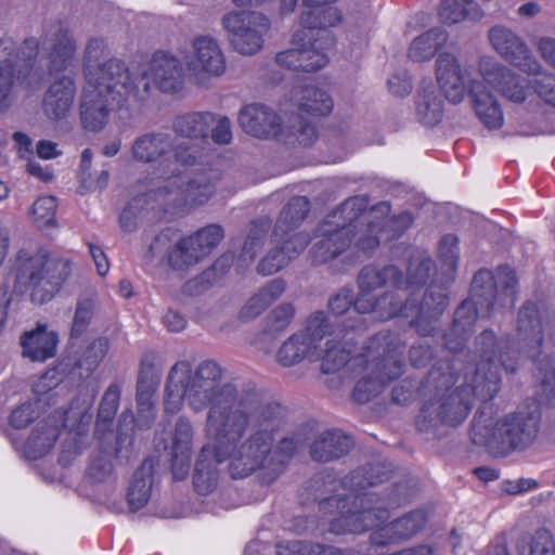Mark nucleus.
Masks as SVG:
<instances>
[{
	"label": "nucleus",
	"mask_w": 555,
	"mask_h": 555,
	"mask_svg": "<svg viewBox=\"0 0 555 555\" xmlns=\"http://www.w3.org/2000/svg\"><path fill=\"white\" fill-rule=\"evenodd\" d=\"M224 369L214 360L195 366L188 360L177 361L165 383L164 410L177 414L183 404L194 414L206 411L203 431L209 440L199 450L193 473V486L201 495L218 486V464L228 462L233 479H243L263 464L269 450L271 423L255 418L256 403L235 399L231 387H220Z\"/></svg>",
	"instance_id": "f257e3e1"
},
{
	"label": "nucleus",
	"mask_w": 555,
	"mask_h": 555,
	"mask_svg": "<svg viewBox=\"0 0 555 555\" xmlns=\"http://www.w3.org/2000/svg\"><path fill=\"white\" fill-rule=\"evenodd\" d=\"M480 361L477 364L475 384L451 388V376L431 372L426 382L424 400L415 425L418 431L435 433L440 426L455 427L468 416L474 397L492 399L501 387V370L515 372L517 352L507 339L498 340L491 331L477 338Z\"/></svg>",
	"instance_id": "f03ea898"
},
{
	"label": "nucleus",
	"mask_w": 555,
	"mask_h": 555,
	"mask_svg": "<svg viewBox=\"0 0 555 555\" xmlns=\"http://www.w3.org/2000/svg\"><path fill=\"white\" fill-rule=\"evenodd\" d=\"M386 477L383 468L372 466L370 469L353 472L344 479V485L349 487L353 495H332L321 500L322 509L330 506L341 507V515L331 521V531L336 534H360L370 529L382 527L389 518L386 504H399L400 500L389 499L388 503L377 498L374 493L359 494L366 487H373L382 482Z\"/></svg>",
	"instance_id": "7ed1b4c3"
},
{
	"label": "nucleus",
	"mask_w": 555,
	"mask_h": 555,
	"mask_svg": "<svg viewBox=\"0 0 555 555\" xmlns=\"http://www.w3.org/2000/svg\"><path fill=\"white\" fill-rule=\"evenodd\" d=\"M517 279L508 267L498 269L495 275L489 270L478 271L472 282V297L462 302L454 312L451 330L444 336L446 347L451 352H460L474 330L478 310L489 317L496 305L513 306Z\"/></svg>",
	"instance_id": "20e7f679"
},
{
	"label": "nucleus",
	"mask_w": 555,
	"mask_h": 555,
	"mask_svg": "<svg viewBox=\"0 0 555 555\" xmlns=\"http://www.w3.org/2000/svg\"><path fill=\"white\" fill-rule=\"evenodd\" d=\"M478 73L481 83L472 89L474 111L481 122L489 129H498L504 122V115L496 98L488 90L491 88L505 99L521 103L528 95L527 81L498 62L492 56L478 59Z\"/></svg>",
	"instance_id": "39448f33"
},
{
	"label": "nucleus",
	"mask_w": 555,
	"mask_h": 555,
	"mask_svg": "<svg viewBox=\"0 0 555 555\" xmlns=\"http://www.w3.org/2000/svg\"><path fill=\"white\" fill-rule=\"evenodd\" d=\"M70 261L47 250H20L12 264L15 288L29 293L33 302L50 301L70 275Z\"/></svg>",
	"instance_id": "423d86ee"
},
{
	"label": "nucleus",
	"mask_w": 555,
	"mask_h": 555,
	"mask_svg": "<svg viewBox=\"0 0 555 555\" xmlns=\"http://www.w3.org/2000/svg\"><path fill=\"white\" fill-rule=\"evenodd\" d=\"M402 348L397 336L390 333H379L369 340L364 354L365 374L353 389L357 402H369L403 374Z\"/></svg>",
	"instance_id": "0eeeda50"
},
{
	"label": "nucleus",
	"mask_w": 555,
	"mask_h": 555,
	"mask_svg": "<svg viewBox=\"0 0 555 555\" xmlns=\"http://www.w3.org/2000/svg\"><path fill=\"white\" fill-rule=\"evenodd\" d=\"M365 208L366 198L354 196L326 216L315 230V242L310 250L315 263L335 259L349 247L352 240L357 245L361 229L359 216Z\"/></svg>",
	"instance_id": "6e6552de"
},
{
	"label": "nucleus",
	"mask_w": 555,
	"mask_h": 555,
	"mask_svg": "<svg viewBox=\"0 0 555 555\" xmlns=\"http://www.w3.org/2000/svg\"><path fill=\"white\" fill-rule=\"evenodd\" d=\"M165 179L146 196L165 210L185 214L204 205L215 194L219 173L215 170L196 171L181 176L179 169L167 170Z\"/></svg>",
	"instance_id": "1a4fd4ad"
},
{
	"label": "nucleus",
	"mask_w": 555,
	"mask_h": 555,
	"mask_svg": "<svg viewBox=\"0 0 555 555\" xmlns=\"http://www.w3.org/2000/svg\"><path fill=\"white\" fill-rule=\"evenodd\" d=\"M537 435V421L526 413L507 414L498 420L479 414L474 417L470 430L475 444L483 446L495 453L526 449Z\"/></svg>",
	"instance_id": "9d476101"
},
{
	"label": "nucleus",
	"mask_w": 555,
	"mask_h": 555,
	"mask_svg": "<svg viewBox=\"0 0 555 555\" xmlns=\"http://www.w3.org/2000/svg\"><path fill=\"white\" fill-rule=\"evenodd\" d=\"M219 385L224 388L231 387L234 390L235 399L237 400L254 401L256 403L255 418H258L256 420L258 423L262 425L270 422L272 424L271 427H268L271 436L269 450L266 454L263 464L259 466L257 470H266L268 472L271 480L275 479L283 472L285 463L293 457L297 449L301 446L302 439L298 435L287 436L282 438L273 449L275 436L284 426L282 406L274 402L262 401L255 392L240 391L234 383L225 380V372L223 373V377L219 379Z\"/></svg>",
	"instance_id": "9b49d317"
},
{
	"label": "nucleus",
	"mask_w": 555,
	"mask_h": 555,
	"mask_svg": "<svg viewBox=\"0 0 555 555\" xmlns=\"http://www.w3.org/2000/svg\"><path fill=\"white\" fill-rule=\"evenodd\" d=\"M141 82L142 87L129 81L127 87L131 90L126 94H119L106 88L105 83L94 81L93 76H90L79 103V115L83 129L90 132H100L108 124L114 104L121 107L131 100L143 101L149 94V82L144 79Z\"/></svg>",
	"instance_id": "f8f14e48"
},
{
	"label": "nucleus",
	"mask_w": 555,
	"mask_h": 555,
	"mask_svg": "<svg viewBox=\"0 0 555 555\" xmlns=\"http://www.w3.org/2000/svg\"><path fill=\"white\" fill-rule=\"evenodd\" d=\"M333 328L331 318L324 312L312 313L307 319L305 331L293 334L281 345L276 351V361L285 367L304 360L317 361L321 356L320 343L325 336L334 334Z\"/></svg>",
	"instance_id": "ddd939ff"
},
{
	"label": "nucleus",
	"mask_w": 555,
	"mask_h": 555,
	"mask_svg": "<svg viewBox=\"0 0 555 555\" xmlns=\"http://www.w3.org/2000/svg\"><path fill=\"white\" fill-rule=\"evenodd\" d=\"M436 80L444 98L452 104L461 103L481 83L476 63L450 52L438 54L435 63Z\"/></svg>",
	"instance_id": "4468645a"
},
{
	"label": "nucleus",
	"mask_w": 555,
	"mask_h": 555,
	"mask_svg": "<svg viewBox=\"0 0 555 555\" xmlns=\"http://www.w3.org/2000/svg\"><path fill=\"white\" fill-rule=\"evenodd\" d=\"M390 207L379 203L370 210L360 214L361 229L357 247L363 251L375 249L382 240H391L401 235L412 224V216L403 212L397 217H387Z\"/></svg>",
	"instance_id": "2eb2a0df"
},
{
	"label": "nucleus",
	"mask_w": 555,
	"mask_h": 555,
	"mask_svg": "<svg viewBox=\"0 0 555 555\" xmlns=\"http://www.w3.org/2000/svg\"><path fill=\"white\" fill-rule=\"evenodd\" d=\"M222 26L236 52L253 55L261 50L270 22L259 12L232 11L223 15Z\"/></svg>",
	"instance_id": "dca6fc26"
},
{
	"label": "nucleus",
	"mask_w": 555,
	"mask_h": 555,
	"mask_svg": "<svg viewBox=\"0 0 555 555\" xmlns=\"http://www.w3.org/2000/svg\"><path fill=\"white\" fill-rule=\"evenodd\" d=\"M37 51L34 38L26 39L21 47L11 38L0 39V111L11 105L14 83L28 70Z\"/></svg>",
	"instance_id": "f3484780"
},
{
	"label": "nucleus",
	"mask_w": 555,
	"mask_h": 555,
	"mask_svg": "<svg viewBox=\"0 0 555 555\" xmlns=\"http://www.w3.org/2000/svg\"><path fill=\"white\" fill-rule=\"evenodd\" d=\"M224 237L219 224H209L184 237L176 236L173 248L169 253V267L185 272L210 255Z\"/></svg>",
	"instance_id": "a211bd4d"
},
{
	"label": "nucleus",
	"mask_w": 555,
	"mask_h": 555,
	"mask_svg": "<svg viewBox=\"0 0 555 555\" xmlns=\"http://www.w3.org/2000/svg\"><path fill=\"white\" fill-rule=\"evenodd\" d=\"M430 260H424L420 263L416 273L411 272L406 281L402 279L401 272L395 266H387L383 269L374 267H364L358 278L359 295L354 299L356 311H367L373 308L367 301L369 296H373L372 292L382 286H392L401 289L403 286H413L423 283L428 278Z\"/></svg>",
	"instance_id": "6ab92c4d"
},
{
	"label": "nucleus",
	"mask_w": 555,
	"mask_h": 555,
	"mask_svg": "<svg viewBox=\"0 0 555 555\" xmlns=\"http://www.w3.org/2000/svg\"><path fill=\"white\" fill-rule=\"evenodd\" d=\"M105 52V43L102 39L89 40L85 51V78L86 82H89L90 76H93L94 81H101L105 83V87L109 90H114L117 93L126 94L130 89L127 83L131 80V74L126 67L125 63L117 60L111 59L104 63H101Z\"/></svg>",
	"instance_id": "aec40b11"
},
{
	"label": "nucleus",
	"mask_w": 555,
	"mask_h": 555,
	"mask_svg": "<svg viewBox=\"0 0 555 555\" xmlns=\"http://www.w3.org/2000/svg\"><path fill=\"white\" fill-rule=\"evenodd\" d=\"M94 395H80L75 399L68 410L56 411L51 415L56 421L61 431L66 435V441L62 446L61 462L67 463L69 456L77 455L80 452L78 437L81 436L86 427L91 423V408L93 405Z\"/></svg>",
	"instance_id": "412c9836"
},
{
	"label": "nucleus",
	"mask_w": 555,
	"mask_h": 555,
	"mask_svg": "<svg viewBox=\"0 0 555 555\" xmlns=\"http://www.w3.org/2000/svg\"><path fill=\"white\" fill-rule=\"evenodd\" d=\"M185 65L195 76L222 75L225 72V56L218 39L209 35L195 37L185 56Z\"/></svg>",
	"instance_id": "4be33fe9"
},
{
	"label": "nucleus",
	"mask_w": 555,
	"mask_h": 555,
	"mask_svg": "<svg viewBox=\"0 0 555 555\" xmlns=\"http://www.w3.org/2000/svg\"><path fill=\"white\" fill-rule=\"evenodd\" d=\"M488 39L492 49L504 60L529 74H539L540 63L530 57L527 46L512 29L495 25L489 29Z\"/></svg>",
	"instance_id": "5701e85b"
},
{
	"label": "nucleus",
	"mask_w": 555,
	"mask_h": 555,
	"mask_svg": "<svg viewBox=\"0 0 555 555\" xmlns=\"http://www.w3.org/2000/svg\"><path fill=\"white\" fill-rule=\"evenodd\" d=\"M142 79L149 82V88L153 82L163 92H177L182 89L184 82L182 65L176 56L156 52L149 64L147 70L141 76L134 77L131 75V80L140 87H142Z\"/></svg>",
	"instance_id": "b1692460"
},
{
	"label": "nucleus",
	"mask_w": 555,
	"mask_h": 555,
	"mask_svg": "<svg viewBox=\"0 0 555 555\" xmlns=\"http://www.w3.org/2000/svg\"><path fill=\"white\" fill-rule=\"evenodd\" d=\"M195 429L192 421L186 416H180L176 421L171 444V472L176 480L186 478L191 467Z\"/></svg>",
	"instance_id": "393cba45"
},
{
	"label": "nucleus",
	"mask_w": 555,
	"mask_h": 555,
	"mask_svg": "<svg viewBox=\"0 0 555 555\" xmlns=\"http://www.w3.org/2000/svg\"><path fill=\"white\" fill-rule=\"evenodd\" d=\"M238 124L242 129L256 138L268 139L282 132V119L271 107L251 103L241 108Z\"/></svg>",
	"instance_id": "a878e982"
},
{
	"label": "nucleus",
	"mask_w": 555,
	"mask_h": 555,
	"mask_svg": "<svg viewBox=\"0 0 555 555\" xmlns=\"http://www.w3.org/2000/svg\"><path fill=\"white\" fill-rule=\"evenodd\" d=\"M426 519L425 512L416 509L388 524L384 522L371 533V543L375 546H386L411 539L424 528Z\"/></svg>",
	"instance_id": "bb28decb"
},
{
	"label": "nucleus",
	"mask_w": 555,
	"mask_h": 555,
	"mask_svg": "<svg viewBox=\"0 0 555 555\" xmlns=\"http://www.w3.org/2000/svg\"><path fill=\"white\" fill-rule=\"evenodd\" d=\"M448 298L443 289L438 286H430L424 294L420 305L410 300L411 322L416 326L423 336L430 335L434 331L431 323L444 311Z\"/></svg>",
	"instance_id": "cd10ccee"
},
{
	"label": "nucleus",
	"mask_w": 555,
	"mask_h": 555,
	"mask_svg": "<svg viewBox=\"0 0 555 555\" xmlns=\"http://www.w3.org/2000/svg\"><path fill=\"white\" fill-rule=\"evenodd\" d=\"M76 95V85L72 77L62 76L53 81L44 93L42 109L53 120L66 118Z\"/></svg>",
	"instance_id": "c85d7f7f"
},
{
	"label": "nucleus",
	"mask_w": 555,
	"mask_h": 555,
	"mask_svg": "<svg viewBox=\"0 0 555 555\" xmlns=\"http://www.w3.org/2000/svg\"><path fill=\"white\" fill-rule=\"evenodd\" d=\"M175 140L170 133L150 131L138 135L131 143L133 160L142 164L155 163L173 149Z\"/></svg>",
	"instance_id": "c756f323"
},
{
	"label": "nucleus",
	"mask_w": 555,
	"mask_h": 555,
	"mask_svg": "<svg viewBox=\"0 0 555 555\" xmlns=\"http://www.w3.org/2000/svg\"><path fill=\"white\" fill-rule=\"evenodd\" d=\"M42 46L50 60V73L63 72L72 65L75 59L76 43L68 30L57 27L46 36Z\"/></svg>",
	"instance_id": "7c9ffc66"
},
{
	"label": "nucleus",
	"mask_w": 555,
	"mask_h": 555,
	"mask_svg": "<svg viewBox=\"0 0 555 555\" xmlns=\"http://www.w3.org/2000/svg\"><path fill=\"white\" fill-rule=\"evenodd\" d=\"M57 346V335L49 331L47 325L38 324L30 332L24 334L22 338L23 356L33 361H44L55 354Z\"/></svg>",
	"instance_id": "2f4dec72"
},
{
	"label": "nucleus",
	"mask_w": 555,
	"mask_h": 555,
	"mask_svg": "<svg viewBox=\"0 0 555 555\" xmlns=\"http://www.w3.org/2000/svg\"><path fill=\"white\" fill-rule=\"evenodd\" d=\"M334 324V334L325 336V341L320 343L321 356L317 361H321V370L325 374L335 373L346 365L349 360V352L340 346L339 338L344 334V328L336 320Z\"/></svg>",
	"instance_id": "473e14b6"
},
{
	"label": "nucleus",
	"mask_w": 555,
	"mask_h": 555,
	"mask_svg": "<svg viewBox=\"0 0 555 555\" xmlns=\"http://www.w3.org/2000/svg\"><path fill=\"white\" fill-rule=\"evenodd\" d=\"M216 115L209 112H190L178 115L172 121L173 132L190 140H206Z\"/></svg>",
	"instance_id": "72a5a7b5"
},
{
	"label": "nucleus",
	"mask_w": 555,
	"mask_h": 555,
	"mask_svg": "<svg viewBox=\"0 0 555 555\" xmlns=\"http://www.w3.org/2000/svg\"><path fill=\"white\" fill-rule=\"evenodd\" d=\"M286 283L282 279H273L260 287L242 307L240 319L254 320L259 317L270 305L278 300L285 292Z\"/></svg>",
	"instance_id": "f704fd0d"
},
{
	"label": "nucleus",
	"mask_w": 555,
	"mask_h": 555,
	"mask_svg": "<svg viewBox=\"0 0 555 555\" xmlns=\"http://www.w3.org/2000/svg\"><path fill=\"white\" fill-rule=\"evenodd\" d=\"M351 447L348 437L338 431L330 430L320 434L310 447V454L314 461L330 462L346 454Z\"/></svg>",
	"instance_id": "c9c22d12"
},
{
	"label": "nucleus",
	"mask_w": 555,
	"mask_h": 555,
	"mask_svg": "<svg viewBox=\"0 0 555 555\" xmlns=\"http://www.w3.org/2000/svg\"><path fill=\"white\" fill-rule=\"evenodd\" d=\"M62 435L60 426L51 416L41 421L31 431L26 442V451L33 459L46 455Z\"/></svg>",
	"instance_id": "e433bc0d"
},
{
	"label": "nucleus",
	"mask_w": 555,
	"mask_h": 555,
	"mask_svg": "<svg viewBox=\"0 0 555 555\" xmlns=\"http://www.w3.org/2000/svg\"><path fill=\"white\" fill-rule=\"evenodd\" d=\"M448 34L441 28H431L410 44L408 56L413 62H426L431 60L437 52L447 43Z\"/></svg>",
	"instance_id": "4c0bfd02"
},
{
	"label": "nucleus",
	"mask_w": 555,
	"mask_h": 555,
	"mask_svg": "<svg viewBox=\"0 0 555 555\" xmlns=\"http://www.w3.org/2000/svg\"><path fill=\"white\" fill-rule=\"evenodd\" d=\"M309 212V201L305 196H296L283 207L276 221L273 236L283 237L295 230Z\"/></svg>",
	"instance_id": "58836bf2"
},
{
	"label": "nucleus",
	"mask_w": 555,
	"mask_h": 555,
	"mask_svg": "<svg viewBox=\"0 0 555 555\" xmlns=\"http://www.w3.org/2000/svg\"><path fill=\"white\" fill-rule=\"evenodd\" d=\"M295 101L300 111L314 116L327 115L334 106L330 94L314 86H307L297 91Z\"/></svg>",
	"instance_id": "ea45409f"
},
{
	"label": "nucleus",
	"mask_w": 555,
	"mask_h": 555,
	"mask_svg": "<svg viewBox=\"0 0 555 555\" xmlns=\"http://www.w3.org/2000/svg\"><path fill=\"white\" fill-rule=\"evenodd\" d=\"M517 331L527 346L538 348L542 341V325L535 304L528 302L519 311Z\"/></svg>",
	"instance_id": "a19ab883"
},
{
	"label": "nucleus",
	"mask_w": 555,
	"mask_h": 555,
	"mask_svg": "<svg viewBox=\"0 0 555 555\" xmlns=\"http://www.w3.org/2000/svg\"><path fill=\"white\" fill-rule=\"evenodd\" d=\"M367 301L373 306L367 311L359 313H375L380 320H387L397 315L410 317V300L402 304V298L392 292H386L379 297L369 296Z\"/></svg>",
	"instance_id": "79ce46f5"
},
{
	"label": "nucleus",
	"mask_w": 555,
	"mask_h": 555,
	"mask_svg": "<svg viewBox=\"0 0 555 555\" xmlns=\"http://www.w3.org/2000/svg\"><path fill=\"white\" fill-rule=\"evenodd\" d=\"M482 16L478 4L473 0H442L439 17L444 24H456L464 20H479Z\"/></svg>",
	"instance_id": "37998d69"
},
{
	"label": "nucleus",
	"mask_w": 555,
	"mask_h": 555,
	"mask_svg": "<svg viewBox=\"0 0 555 555\" xmlns=\"http://www.w3.org/2000/svg\"><path fill=\"white\" fill-rule=\"evenodd\" d=\"M270 248L257 264V272L263 276L272 275L285 268L302 253L304 241L299 242L291 254H287L278 242Z\"/></svg>",
	"instance_id": "c03bdc74"
},
{
	"label": "nucleus",
	"mask_w": 555,
	"mask_h": 555,
	"mask_svg": "<svg viewBox=\"0 0 555 555\" xmlns=\"http://www.w3.org/2000/svg\"><path fill=\"white\" fill-rule=\"evenodd\" d=\"M120 399V385L112 383L105 390L99 406L95 431L105 434L109 430L118 410Z\"/></svg>",
	"instance_id": "a18cd8bd"
},
{
	"label": "nucleus",
	"mask_w": 555,
	"mask_h": 555,
	"mask_svg": "<svg viewBox=\"0 0 555 555\" xmlns=\"http://www.w3.org/2000/svg\"><path fill=\"white\" fill-rule=\"evenodd\" d=\"M152 489V475L145 467L137 470L130 482L127 501L132 511L142 508L150 500Z\"/></svg>",
	"instance_id": "49530a36"
},
{
	"label": "nucleus",
	"mask_w": 555,
	"mask_h": 555,
	"mask_svg": "<svg viewBox=\"0 0 555 555\" xmlns=\"http://www.w3.org/2000/svg\"><path fill=\"white\" fill-rule=\"evenodd\" d=\"M99 310L96 294H86L78 298L72 324V336L83 334Z\"/></svg>",
	"instance_id": "de8ad7c7"
},
{
	"label": "nucleus",
	"mask_w": 555,
	"mask_h": 555,
	"mask_svg": "<svg viewBox=\"0 0 555 555\" xmlns=\"http://www.w3.org/2000/svg\"><path fill=\"white\" fill-rule=\"evenodd\" d=\"M301 43L299 44L301 70L312 72L326 65L328 57L320 39L311 36L310 42L306 39Z\"/></svg>",
	"instance_id": "09e8293b"
},
{
	"label": "nucleus",
	"mask_w": 555,
	"mask_h": 555,
	"mask_svg": "<svg viewBox=\"0 0 555 555\" xmlns=\"http://www.w3.org/2000/svg\"><path fill=\"white\" fill-rule=\"evenodd\" d=\"M417 114L427 126H434L440 121L443 115V101L434 91L424 92L417 103Z\"/></svg>",
	"instance_id": "8fccbe9b"
},
{
	"label": "nucleus",
	"mask_w": 555,
	"mask_h": 555,
	"mask_svg": "<svg viewBox=\"0 0 555 555\" xmlns=\"http://www.w3.org/2000/svg\"><path fill=\"white\" fill-rule=\"evenodd\" d=\"M269 229L270 223L268 220L253 222L242 248L241 256L244 260L250 262L255 259L263 246Z\"/></svg>",
	"instance_id": "3c124183"
},
{
	"label": "nucleus",
	"mask_w": 555,
	"mask_h": 555,
	"mask_svg": "<svg viewBox=\"0 0 555 555\" xmlns=\"http://www.w3.org/2000/svg\"><path fill=\"white\" fill-rule=\"evenodd\" d=\"M173 156L172 159H166L162 163V173L163 180L165 179V172L167 170L178 169L175 167L176 164H179L183 167H192L197 164L198 159L202 157L199 150L193 144L182 143L177 146L173 145Z\"/></svg>",
	"instance_id": "603ef678"
},
{
	"label": "nucleus",
	"mask_w": 555,
	"mask_h": 555,
	"mask_svg": "<svg viewBox=\"0 0 555 555\" xmlns=\"http://www.w3.org/2000/svg\"><path fill=\"white\" fill-rule=\"evenodd\" d=\"M177 232L170 229L162 231L150 243L147 250L144 254V260L152 263L157 259H165L169 264V253L173 248Z\"/></svg>",
	"instance_id": "864d4df0"
},
{
	"label": "nucleus",
	"mask_w": 555,
	"mask_h": 555,
	"mask_svg": "<svg viewBox=\"0 0 555 555\" xmlns=\"http://www.w3.org/2000/svg\"><path fill=\"white\" fill-rule=\"evenodd\" d=\"M308 40L310 42L311 36L306 30H298L293 35L291 44L292 47L285 51H282L276 54L275 60L276 63L285 68L293 70H301L300 66V48L299 44H302L301 41Z\"/></svg>",
	"instance_id": "5fc2aeb1"
},
{
	"label": "nucleus",
	"mask_w": 555,
	"mask_h": 555,
	"mask_svg": "<svg viewBox=\"0 0 555 555\" xmlns=\"http://www.w3.org/2000/svg\"><path fill=\"white\" fill-rule=\"evenodd\" d=\"M108 348L109 341L107 338L99 337L94 339L83 351L79 360V366L85 369L88 374H91L102 362Z\"/></svg>",
	"instance_id": "6e6d98bb"
},
{
	"label": "nucleus",
	"mask_w": 555,
	"mask_h": 555,
	"mask_svg": "<svg viewBox=\"0 0 555 555\" xmlns=\"http://www.w3.org/2000/svg\"><path fill=\"white\" fill-rule=\"evenodd\" d=\"M56 201L52 196L39 197L31 206V217L39 228L55 223Z\"/></svg>",
	"instance_id": "4d7b16f0"
},
{
	"label": "nucleus",
	"mask_w": 555,
	"mask_h": 555,
	"mask_svg": "<svg viewBox=\"0 0 555 555\" xmlns=\"http://www.w3.org/2000/svg\"><path fill=\"white\" fill-rule=\"evenodd\" d=\"M160 374L154 367L152 359L144 358L140 365L137 392L154 396L159 385Z\"/></svg>",
	"instance_id": "13d9d810"
},
{
	"label": "nucleus",
	"mask_w": 555,
	"mask_h": 555,
	"mask_svg": "<svg viewBox=\"0 0 555 555\" xmlns=\"http://www.w3.org/2000/svg\"><path fill=\"white\" fill-rule=\"evenodd\" d=\"M457 237L452 234L443 236L439 243V258L446 272H454L456 269L459 247Z\"/></svg>",
	"instance_id": "bf43d9fd"
},
{
	"label": "nucleus",
	"mask_w": 555,
	"mask_h": 555,
	"mask_svg": "<svg viewBox=\"0 0 555 555\" xmlns=\"http://www.w3.org/2000/svg\"><path fill=\"white\" fill-rule=\"evenodd\" d=\"M113 475V464L111 454L100 451L93 455L88 467V476L95 482H102Z\"/></svg>",
	"instance_id": "052dcab7"
},
{
	"label": "nucleus",
	"mask_w": 555,
	"mask_h": 555,
	"mask_svg": "<svg viewBox=\"0 0 555 555\" xmlns=\"http://www.w3.org/2000/svg\"><path fill=\"white\" fill-rule=\"evenodd\" d=\"M295 317V307L291 302L278 305L268 315L271 330L282 332L286 330Z\"/></svg>",
	"instance_id": "680f3d73"
},
{
	"label": "nucleus",
	"mask_w": 555,
	"mask_h": 555,
	"mask_svg": "<svg viewBox=\"0 0 555 555\" xmlns=\"http://www.w3.org/2000/svg\"><path fill=\"white\" fill-rule=\"evenodd\" d=\"M289 132L291 142L301 146H310L317 140L315 127L299 118L291 126Z\"/></svg>",
	"instance_id": "e2e57ef3"
},
{
	"label": "nucleus",
	"mask_w": 555,
	"mask_h": 555,
	"mask_svg": "<svg viewBox=\"0 0 555 555\" xmlns=\"http://www.w3.org/2000/svg\"><path fill=\"white\" fill-rule=\"evenodd\" d=\"M538 96L547 105L555 107V75L542 73L533 80Z\"/></svg>",
	"instance_id": "0e129e2a"
},
{
	"label": "nucleus",
	"mask_w": 555,
	"mask_h": 555,
	"mask_svg": "<svg viewBox=\"0 0 555 555\" xmlns=\"http://www.w3.org/2000/svg\"><path fill=\"white\" fill-rule=\"evenodd\" d=\"M38 411L37 402H25L12 411L10 422L16 428H24L37 417Z\"/></svg>",
	"instance_id": "69168bd1"
},
{
	"label": "nucleus",
	"mask_w": 555,
	"mask_h": 555,
	"mask_svg": "<svg viewBox=\"0 0 555 555\" xmlns=\"http://www.w3.org/2000/svg\"><path fill=\"white\" fill-rule=\"evenodd\" d=\"M153 397L149 393H139L137 392V403H138V423L141 427H149L154 420V402Z\"/></svg>",
	"instance_id": "338daca9"
},
{
	"label": "nucleus",
	"mask_w": 555,
	"mask_h": 555,
	"mask_svg": "<svg viewBox=\"0 0 555 555\" xmlns=\"http://www.w3.org/2000/svg\"><path fill=\"white\" fill-rule=\"evenodd\" d=\"M293 548L300 555H345L344 552L334 546L325 545H306L301 543H294Z\"/></svg>",
	"instance_id": "774afa93"
}]
</instances>
